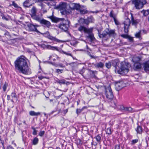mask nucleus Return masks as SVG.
Segmentation results:
<instances>
[{"label": "nucleus", "mask_w": 149, "mask_h": 149, "mask_svg": "<svg viewBox=\"0 0 149 149\" xmlns=\"http://www.w3.org/2000/svg\"><path fill=\"white\" fill-rule=\"evenodd\" d=\"M31 129L33 130V134L34 135H36L37 134V131L36 130L35 128L33 127H32Z\"/></svg>", "instance_id": "obj_43"}, {"label": "nucleus", "mask_w": 149, "mask_h": 149, "mask_svg": "<svg viewBox=\"0 0 149 149\" xmlns=\"http://www.w3.org/2000/svg\"><path fill=\"white\" fill-rule=\"evenodd\" d=\"M26 59V58L23 55L17 58L14 63L15 69L16 72L24 74H27L29 68Z\"/></svg>", "instance_id": "obj_1"}, {"label": "nucleus", "mask_w": 149, "mask_h": 149, "mask_svg": "<svg viewBox=\"0 0 149 149\" xmlns=\"http://www.w3.org/2000/svg\"><path fill=\"white\" fill-rule=\"evenodd\" d=\"M141 58L139 56H135L132 59V61L134 63L139 62L140 61Z\"/></svg>", "instance_id": "obj_27"}, {"label": "nucleus", "mask_w": 149, "mask_h": 149, "mask_svg": "<svg viewBox=\"0 0 149 149\" xmlns=\"http://www.w3.org/2000/svg\"><path fill=\"white\" fill-rule=\"evenodd\" d=\"M98 36L100 38H102L104 40H107L110 38L112 35V30H109L108 29H106L102 32H100L98 30Z\"/></svg>", "instance_id": "obj_4"}, {"label": "nucleus", "mask_w": 149, "mask_h": 149, "mask_svg": "<svg viewBox=\"0 0 149 149\" xmlns=\"http://www.w3.org/2000/svg\"><path fill=\"white\" fill-rule=\"evenodd\" d=\"M10 6H13L15 8H17L18 7V5L15 3V2L13 1L12 2V4H10Z\"/></svg>", "instance_id": "obj_42"}, {"label": "nucleus", "mask_w": 149, "mask_h": 149, "mask_svg": "<svg viewBox=\"0 0 149 149\" xmlns=\"http://www.w3.org/2000/svg\"><path fill=\"white\" fill-rule=\"evenodd\" d=\"M143 66L146 72L149 71V60L144 63L143 64Z\"/></svg>", "instance_id": "obj_17"}, {"label": "nucleus", "mask_w": 149, "mask_h": 149, "mask_svg": "<svg viewBox=\"0 0 149 149\" xmlns=\"http://www.w3.org/2000/svg\"><path fill=\"white\" fill-rule=\"evenodd\" d=\"M141 31H140L139 32L137 33H136L135 34V36L136 38H139L140 37V33H141Z\"/></svg>", "instance_id": "obj_47"}, {"label": "nucleus", "mask_w": 149, "mask_h": 149, "mask_svg": "<svg viewBox=\"0 0 149 149\" xmlns=\"http://www.w3.org/2000/svg\"><path fill=\"white\" fill-rule=\"evenodd\" d=\"M141 13L143 14L144 16H147L148 15H149V10H143L141 11Z\"/></svg>", "instance_id": "obj_33"}, {"label": "nucleus", "mask_w": 149, "mask_h": 149, "mask_svg": "<svg viewBox=\"0 0 149 149\" xmlns=\"http://www.w3.org/2000/svg\"><path fill=\"white\" fill-rule=\"evenodd\" d=\"M86 33L88 35L87 36V38L90 39L91 42L94 40L95 38L91 30L89 29Z\"/></svg>", "instance_id": "obj_13"}, {"label": "nucleus", "mask_w": 149, "mask_h": 149, "mask_svg": "<svg viewBox=\"0 0 149 149\" xmlns=\"http://www.w3.org/2000/svg\"><path fill=\"white\" fill-rule=\"evenodd\" d=\"M88 72L89 73L91 77L95 78V74H97L96 71H93L90 69L88 70Z\"/></svg>", "instance_id": "obj_22"}, {"label": "nucleus", "mask_w": 149, "mask_h": 149, "mask_svg": "<svg viewBox=\"0 0 149 149\" xmlns=\"http://www.w3.org/2000/svg\"><path fill=\"white\" fill-rule=\"evenodd\" d=\"M27 26L29 29L30 31H36L37 32H39V31L37 29L36 27L38 26L37 25H33L32 24H27Z\"/></svg>", "instance_id": "obj_11"}, {"label": "nucleus", "mask_w": 149, "mask_h": 149, "mask_svg": "<svg viewBox=\"0 0 149 149\" xmlns=\"http://www.w3.org/2000/svg\"><path fill=\"white\" fill-rule=\"evenodd\" d=\"M7 100H9L10 99V95H7Z\"/></svg>", "instance_id": "obj_62"}, {"label": "nucleus", "mask_w": 149, "mask_h": 149, "mask_svg": "<svg viewBox=\"0 0 149 149\" xmlns=\"http://www.w3.org/2000/svg\"><path fill=\"white\" fill-rule=\"evenodd\" d=\"M115 86L116 90L118 91L125 87V84L123 81H116L115 83Z\"/></svg>", "instance_id": "obj_10"}, {"label": "nucleus", "mask_w": 149, "mask_h": 149, "mask_svg": "<svg viewBox=\"0 0 149 149\" xmlns=\"http://www.w3.org/2000/svg\"><path fill=\"white\" fill-rule=\"evenodd\" d=\"M89 29L82 26H81L78 29V30L79 31L81 32L84 31L85 33H86Z\"/></svg>", "instance_id": "obj_20"}, {"label": "nucleus", "mask_w": 149, "mask_h": 149, "mask_svg": "<svg viewBox=\"0 0 149 149\" xmlns=\"http://www.w3.org/2000/svg\"><path fill=\"white\" fill-rule=\"evenodd\" d=\"M49 60H52L54 61L56 60V59L54 58V56L52 55L49 57Z\"/></svg>", "instance_id": "obj_48"}, {"label": "nucleus", "mask_w": 149, "mask_h": 149, "mask_svg": "<svg viewBox=\"0 0 149 149\" xmlns=\"http://www.w3.org/2000/svg\"><path fill=\"white\" fill-rule=\"evenodd\" d=\"M104 65V64L101 62L97 63L94 65V66L95 67L98 68H102L103 67Z\"/></svg>", "instance_id": "obj_29"}, {"label": "nucleus", "mask_w": 149, "mask_h": 149, "mask_svg": "<svg viewBox=\"0 0 149 149\" xmlns=\"http://www.w3.org/2000/svg\"><path fill=\"white\" fill-rule=\"evenodd\" d=\"M89 19H80V20H82V21L83 22V24H88L89 23Z\"/></svg>", "instance_id": "obj_36"}, {"label": "nucleus", "mask_w": 149, "mask_h": 149, "mask_svg": "<svg viewBox=\"0 0 149 149\" xmlns=\"http://www.w3.org/2000/svg\"><path fill=\"white\" fill-rule=\"evenodd\" d=\"M141 68V65L139 62L134 63V69L135 70L140 69Z\"/></svg>", "instance_id": "obj_19"}, {"label": "nucleus", "mask_w": 149, "mask_h": 149, "mask_svg": "<svg viewBox=\"0 0 149 149\" xmlns=\"http://www.w3.org/2000/svg\"><path fill=\"white\" fill-rule=\"evenodd\" d=\"M52 21L55 23H57L60 21V20H61L62 22L60 23L59 25V27L63 30L64 31H67L68 28L69 27V24L70 22L68 19H51Z\"/></svg>", "instance_id": "obj_3"}, {"label": "nucleus", "mask_w": 149, "mask_h": 149, "mask_svg": "<svg viewBox=\"0 0 149 149\" xmlns=\"http://www.w3.org/2000/svg\"><path fill=\"white\" fill-rule=\"evenodd\" d=\"M136 130L137 133L141 134L142 132L141 127L140 126H138L136 129Z\"/></svg>", "instance_id": "obj_32"}, {"label": "nucleus", "mask_w": 149, "mask_h": 149, "mask_svg": "<svg viewBox=\"0 0 149 149\" xmlns=\"http://www.w3.org/2000/svg\"><path fill=\"white\" fill-rule=\"evenodd\" d=\"M48 17L50 19H61L60 18H54V17H53L52 16H50L49 17Z\"/></svg>", "instance_id": "obj_61"}, {"label": "nucleus", "mask_w": 149, "mask_h": 149, "mask_svg": "<svg viewBox=\"0 0 149 149\" xmlns=\"http://www.w3.org/2000/svg\"><path fill=\"white\" fill-rule=\"evenodd\" d=\"M4 35L8 36V38H10V35L9 33L6 31L5 33L4 34Z\"/></svg>", "instance_id": "obj_45"}, {"label": "nucleus", "mask_w": 149, "mask_h": 149, "mask_svg": "<svg viewBox=\"0 0 149 149\" xmlns=\"http://www.w3.org/2000/svg\"><path fill=\"white\" fill-rule=\"evenodd\" d=\"M118 60L114 61L112 62V65L115 68V72L116 73H118L120 74H127L129 71L128 67L125 62H121L120 63V67L119 69L117 67L119 68L118 66Z\"/></svg>", "instance_id": "obj_2"}, {"label": "nucleus", "mask_w": 149, "mask_h": 149, "mask_svg": "<svg viewBox=\"0 0 149 149\" xmlns=\"http://www.w3.org/2000/svg\"><path fill=\"white\" fill-rule=\"evenodd\" d=\"M115 24L116 25H118L120 24L119 22L117 20V19H114Z\"/></svg>", "instance_id": "obj_53"}, {"label": "nucleus", "mask_w": 149, "mask_h": 149, "mask_svg": "<svg viewBox=\"0 0 149 149\" xmlns=\"http://www.w3.org/2000/svg\"><path fill=\"white\" fill-rule=\"evenodd\" d=\"M62 95V94H61V95L55 97L56 99H50L49 100V101L50 103L52 104H54V103H56L57 102V98L58 97V98H59Z\"/></svg>", "instance_id": "obj_28"}, {"label": "nucleus", "mask_w": 149, "mask_h": 149, "mask_svg": "<svg viewBox=\"0 0 149 149\" xmlns=\"http://www.w3.org/2000/svg\"><path fill=\"white\" fill-rule=\"evenodd\" d=\"M41 33L42 35H43L45 37H47L49 39L52 41H54V42H65L64 41L59 40L55 37L50 36L49 32L48 31L44 33Z\"/></svg>", "instance_id": "obj_9"}, {"label": "nucleus", "mask_w": 149, "mask_h": 149, "mask_svg": "<svg viewBox=\"0 0 149 149\" xmlns=\"http://www.w3.org/2000/svg\"><path fill=\"white\" fill-rule=\"evenodd\" d=\"M121 36L124 38H127L128 37V35L126 34H122L121 35Z\"/></svg>", "instance_id": "obj_51"}, {"label": "nucleus", "mask_w": 149, "mask_h": 149, "mask_svg": "<svg viewBox=\"0 0 149 149\" xmlns=\"http://www.w3.org/2000/svg\"><path fill=\"white\" fill-rule=\"evenodd\" d=\"M56 82L57 83H58L60 85L61 84H64L66 83L65 80L63 79H61V80L57 79L56 80Z\"/></svg>", "instance_id": "obj_30"}, {"label": "nucleus", "mask_w": 149, "mask_h": 149, "mask_svg": "<svg viewBox=\"0 0 149 149\" xmlns=\"http://www.w3.org/2000/svg\"><path fill=\"white\" fill-rule=\"evenodd\" d=\"M87 108V107L86 106H84L81 109H77L76 111V113L77 115H79L84 109H86Z\"/></svg>", "instance_id": "obj_26"}, {"label": "nucleus", "mask_w": 149, "mask_h": 149, "mask_svg": "<svg viewBox=\"0 0 149 149\" xmlns=\"http://www.w3.org/2000/svg\"><path fill=\"white\" fill-rule=\"evenodd\" d=\"M78 141H79V144H81V141L80 139H78Z\"/></svg>", "instance_id": "obj_64"}, {"label": "nucleus", "mask_w": 149, "mask_h": 149, "mask_svg": "<svg viewBox=\"0 0 149 149\" xmlns=\"http://www.w3.org/2000/svg\"><path fill=\"white\" fill-rule=\"evenodd\" d=\"M115 149H120V146L117 145L115 146Z\"/></svg>", "instance_id": "obj_59"}, {"label": "nucleus", "mask_w": 149, "mask_h": 149, "mask_svg": "<svg viewBox=\"0 0 149 149\" xmlns=\"http://www.w3.org/2000/svg\"><path fill=\"white\" fill-rule=\"evenodd\" d=\"M56 72L58 73H62L63 71V70H61L59 69H56Z\"/></svg>", "instance_id": "obj_49"}, {"label": "nucleus", "mask_w": 149, "mask_h": 149, "mask_svg": "<svg viewBox=\"0 0 149 149\" xmlns=\"http://www.w3.org/2000/svg\"><path fill=\"white\" fill-rule=\"evenodd\" d=\"M95 138L96 139V141L98 142H100L101 137L99 135H97Z\"/></svg>", "instance_id": "obj_37"}, {"label": "nucleus", "mask_w": 149, "mask_h": 149, "mask_svg": "<svg viewBox=\"0 0 149 149\" xmlns=\"http://www.w3.org/2000/svg\"><path fill=\"white\" fill-rule=\"evenodd\" d=\"M41 47L43 48H47L52 50H57V47H52L50 45H46L44 44H42L41 45Z\"/></svg>", "instance_id": "obj_18"}, {"label": "nucleus", "mask_w": 149, "mask_h": 149, "mask_svg": "<svg viewBox=\"0 0 149 149\" xmlns=\"http://www.w3.org/2000/svg\"><path fill=\"white\" fill-rule=\"evenodd\" d=\"M46 77H43V76H39L38 77V79H39L40 80H42V79H44V78H45Z\"/></svg>", "instance_id": "obj_58"}, {"label": "nucleus", "mask_w": 149, "mask_h": 149, "mask_svg": "<svg viewBox=\"0 0 149 149\" xmlns=\"http://www.w3.org/2000/svg\"><path fill=\"white\" fill-rule=\"evenodd\" d=\"M11 96L12 98V99L10 100L13 103H14V101L13 100V98H15L16 100L17 99V97L16 94L15 92H13L11 93Z\"/></svg>", "instance_id": "obj_24"}, {"label": "nucleus", "mask_w": 149, "mask_h": 149, "mask_svg": "<svg viewBox=\"0 0 149 149\" xmlns=\"http://www.w3.org/2000/svg\"><path fill=\"white\" fill-rule=\"evenodd\" d=\"M80 5L79 3H72L70 5V8L72 9L76 10H78L80 7Z\"/></svg>", "instance_id": "obj_16"}, {"label": "nucleus", "mask_w": 149, "mask_h": 149, "mask_svg": "<svg viewBox=\"0 0 149 149\" xmlns=\"http://www.w3.org/2000/svg\"><path fill=\"white\" fill-rule=\"evenodd\" d=\"M129 16H130L131 17V19H134V17H133V14L131 13H130V14L129 15Z\"/></svg>", "instance_id": "obj_60"}, {"label": "nucleus", "mask_w": 149, "mask_h": 149, "mask_svg": "<svg viewBox=\"0 0 149 149\" xmlns=\"http://www.w3.org/2000/svg\"><path fill=\"white\" fill-rule=\"evenodd\" d=\"M127 39H128L130 42H132L133 41V38L129 36H128V37L127 38Z\"/></svg>", "instance_id": "obj_52"}, {"label": "nucleus", "mask_w": 149, "mask_h": 149, "mask_svg": "<svg viewBox=\"0 0 149 149\" xmlns=\"http://www.w3.org/2000/svg\"><path fill=\"white\" fill-rule=\"evenodd\" d=\"M114 106H113V107L116 110H124L129 112L132 111V109L130 107H125L123 105H118L115 102H114Z\"/></svg>", "instance_id": "obj_7"}, {"label": "nucleus", "mask_w": 149, "mask_h": 149, "mask_svg": "<svg viewBox=\"0 0 149 149\" xmlns=\"http://www.w3.org/2000/svg\"><path fill=\"white\" fill-rule=\"evenodd\" d=\"M40 23L43 26L49 27L51 26L50 22L45 19H42L40 21Z\"/></svg>", "instance_id": "obj_15"}, {"label": "nucleus", "mask_w": 149, "mask_h": 149, "mask_svg": "<svg viewBox=\"0 0 149 149\" xmlns=\"http://www.w3.org/2000/svg\"><path fill=\"white\" fill-rule=\"evenodd\" d=\"M78 11L81 14H86L88 12L87 10L86 6L84 5H81Z\"/></svg>", "instance_id": "obj_14"}, {"label": "nucleus", "mask_w": 149, "mask_h": 149, "mask_svg": "<svg viewBox=\"0 0 149 149\" xmlns=\"http://www.w3.org/2000/svg\"><path fill=\"white\" fill-rule=\"evenodd\" d=\"M130 19H126V20L124 22V31L125 33H127L128 31V28L130 24Z\"/></svg>", "instance_id": "obj_12"}, {"label": "nucleus", "mask_w": 149, "mask_h": 149, "mask_svg": "<svg viewBox=\"0 0 149 149\" xmlns=\"http://www.w3.org/2000/svg\"><path fill=\"white\" fill-rule=\"evenodd\" d=\"M116 35V34L115 33V30H112V37H113L115 38V37Z\"/></svg>", "instance_id": "obj_55"}, {"label": "nucleus", "mask_w": 149, "mask_h": 149, "mask_svg": "<svg viewBox=\"0 0 149 149\" xmlns=\"http://www.w3.org/2000/svg\"><path fill=\"white\" fill-rule=\"evenodd\" d=\"M138 139H137L132 140L131 141V145H134L135 143L138 142Z\"/></svg>", "instance_id": "obj_40"}, {"label": "nucleus", "mask_w": 149, "mask_h": 149, "mask_svg": "<svg viewBox=\"0 0 149 149\" xmlns=\"http://www.w3.org/2000/svg\"><path fill=\"white\" fill-rule=\"evenodd\" d=\"M38 139L37 137H35L33 140V144L34 145H36L38 143Z\"/></svg>", "instance_id": "obj_34"}, {"label": "nucleus", "mask_w": 149, "mask_h": 149, "mask_svg": "<svg viewBox=\"0 0 149 149\" xmlns=\"http://www.w3.org/2000/svg\"><path fill=\"white\" fill-rule=\"evenodd\" d=\"M45 133L44 131H40L39 133V135L41 137Z\"/></svg>", "instance_id": "obj_44"}, {"label": "nucleus", "mask_w": 149, "mask_h": 149, "mask_svg": "<svg viewBox=\"0 0 149 149\" xmlns=\"http://www.w3.org/2000/svg\"><path fill=\"white\" fill-rule=\"evenodd\" d=\"M132 3L134 5L137 9H140L142 8L143 5L146 4L145 0H132Z\"/></svg>", "instance_id": "obj_6"}, {"label": "nucleus", "mask_w": 149, "mask_h": 149, "mask_svg": "<svg viewBox=\"0 0 149 149\" xmlns=\"http://www.w3.org/2000/svg\"><path fill=\"white\" fill-rule=\"evenodd\" d=\"M132 21V24L133 25L136 26L139 22V19H131Z\"/></svg>", "instance_id": "obj_31"}, {"label": "nucleus", "mask_w": 149, "mask_h": 149, "mask_svg": "<svg viewBox=\"0 0 149 149\" xmlns=\"http://www.w3.org/2000/svg\"><path fill=\"white\" fill-rule=\"evenodd\" d=\"M7 149H14V148L11 146L9 145L7 147Z\"/></svg>", "instance_id": "obj_57"}, {"label": "nucleus", "mask_w": 149, "mask_h": 149, "mask_svg": "<svg viewBox=\"0 0 149 149\" xmlns=\"http://www.w3.org/2000/svg\"><path fill=\"white\" fill-rule=\"evenodd\" d=\"M105 65L107 68H109L111 67V63L110 62H108V63H107L105 64Z\"/></svg>", "instance_id": "obj_41"}, {"label": "nucleus", "mask_w": 149, "mask_h": 149, "mask_svg": "<svg viewBox=\"0 0 149 149\" xmlns=\"http://www.w3.org/2000/svg\"><path fill=\"white\" fill-rule=\"evenodd\" d=\"M66 8L67 3L65 2H60L55 7V8L60 10L62 15H65L66 13Z\"/></svg>", "instance_id": "obj_5"}, {"label": "nucleus", "mask_w": 149, "mask_h": 149, "mask_svg": "<svg viewBox=\"0 0 149 149\" xmlns=\"http://www.w3.org/2000/svg\"><path fill=\"white\" fill-rule=\"evenodd\" d=\"M49 63L56 67H59L61 68H65V66L61 63H59L57 64H56L55 63H53L51 62H49Z\"/></svg>", "instance_id": "obj_21"}, {"label": "nucleus", "mask_w": 149, "mask_h": 149, "mask_svg": "<svg viewBox=\"0 0 149 149\" xmlns=\"http://www.w3.org/2000/svg\"><path fill=\"white\" fill-rule=\"evenodd\" d=\"M85 69L84 68V67H83L82 69L79 70V73L80 74L82 75V74L85 72Z\"/></svg>", "instance_id": "obj_46"}, {"label": "nucleus", "mask_w": 149, "mask_h": 149, "mask_svg": "<svg viewBox=\"0 0 149 149\" xmlns=\"http://www.w3.org/2000/svg\"><path fill=\"white\" fill-rule=\"evenodd\" d=\"M26 1L30 2H32L33 3V0H26Z\"/></svg>", "instance_id": "obj_63"}, {"label": "nucleus", "mask_w": 149, "mask_h": 149, "mask_svg": "<svg viewBox=\"0 0 149 149\" xmlns=\"http://www.w3.org/2000/svg\"><path fill=\"white\" fill-rule=\"evenodd\" d=\"M8 86V84L6 82H5V83L4 84L3 88L4 91L5 92L7 89V88Z\"/></svg>", "instance_id": "obj_35"}, {"label": "nucleus", "mask_w": 149, "mask_h": 149, "mask_svg": "<svg viewBox=\"0 0 149 149\" xmlns=\"http://www.w3.org/2000/svg\"><path fill=\"white\" fill-rule=\"evenodd\" d=\"M29 115L32 116H38L40 114V112H36L34 111H30L29 112Z\"/></svg>", "instance_id": "obj_23"}, {"label": "nucleus", "mask_w": 149, "mask_h": 149, "mask_svg": "<svg viewBox=\"0 0 149 149\" xmlns=\"http://www.w3.org/2000/svg\"><path fill=\"white\" fill-rule=\"evenodd\" d=\"M31 12L32 17L35 19H40L41 18L42 14L40 13H37V9L35 7H33L32 8Z\"/></svg>", "instance_id": "obj_8"}, {"label": "nucleus", "mask_w": 149, "mask_h": 149, "mask_svg": "<svg viewBox=\"0 0 149 149\" xmlns=\"http://www.w3.org/2000/svg\"><path fill=\"white\" fill-rule=\"evenodd\" d=\"M68 109H67L65 110H63L62 112L64 115H65V114L68 112Z\"/></svg>", "instance_id": "obj_54"}, {"label": "nucleus", "mask_w": 149, "mask_h": 149, "mask_svg": "<svg viewBox=\"0 0 149 149\" xmlns=\"http://www.w3.org/2000/svg\"><path fill=\"white\" fill-rule=\"evenodd\" d=\"M106 97L108 99L107 100L109 102H111L112 100L111 97H109V95L108 94L106 95Z\"/></svg>", "instance_id": "obj_50"}, {"label": "nucleus", "mask_w": 149, "mask_h": 149, "mask_svg": "<svg viewBox=\"0 0 149 149\" xmlns=\"http://www.w3.org/2000/svg\"><path fill=\"white\" fill-rule=\"evenodd\" d=\"M33 3L32 2H30L25 1L23 3V5L25 7H28L32 6Z\"/></svg>", "instance_id": "obj_25"}, {"label": "nucleus", "mask_w": 149, "mask_h": 149, "mask_svg": "<svg viewBox=\"0 0 149 149\" xmlns=\"http://www.w3.org/2000/svg\"><path fill=\"white\" fill-rule=\"evenodd\" d=\"M90 57H91V58L96 59V58H97V56H94V55H91L90 56Z\"/></svg>", "instance_id": "obj_56"}, {"label": "nucleus", "mask_w": 149, "mask_h": 149, "mask_svg": "<svg viewBox=\"0 0 149 149\" xmlns=\"http://www.w3.org/2000/svg\"><path fill=\"white\" fill-rule=\"evenodd\" d=\"M106 133L108 134H111V128H108L106 130Z\"/></svg>", "instance_id": "obj_39"}, {"label": "nucleus", "mask_w": 149, "mask_h": 149, "mask_svg": "<svg viewBox=\"0 0 149 149\" xmlns=\"http://www.w3.org/2000/svg\"><path fill=\"white\" fill-rule=\"evenodd\" d=\"M62 52L64 54H65L68 56H72L73 58H74L72 56V55L71 54H70V52H65L63 51H62Z\"/></svg>", "instance_id": "obj_38"}]
</instances>
